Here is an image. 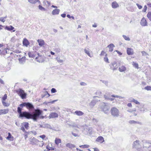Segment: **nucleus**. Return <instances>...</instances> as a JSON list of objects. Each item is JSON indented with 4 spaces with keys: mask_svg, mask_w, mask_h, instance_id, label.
Wrapping results in <instances>:
<instances>
[{
    "mask_svg": "<svg viewBox=\"0 0 151 151\" xmlns=\"http://www.w3.org/2000/svg\"><path fill=\"white\" fill-rule=\"evenodd\" d=\"M72 135L75 137H78V134H77L74 133H73V132H72Z\"/></svg>",
    "mask_w": 151,
    "mask_h": 151,
    "instance_id": "774afa93",
    "label": "nucleus"
},
{
    "mask_svg": "<svg viewBox=\"0 0 151 151\" xmlns=\"http://www.w3.org/2000/svg\"><path fill=\"white\" fill-rule=\"evenodd\" d=\"M60 11V10L58 9H54L52 12V14L53 15L58 14Z\"/></svg>",
    "mask_w": 151,
    "mask_h": 151,
    "instance_id": "aec40b11",
    "label": "nucleus"
},
{
    "mask_svg": "<svg viewBox=\"0 0 151 151\" xmlns=\"http://www.w3.org/2000/svg\"><path fill=\"white\" fill-rule=\"evenodd\" d=\"M41 55V57L39 58V60H37V61L39 63H42L44 61V59L42 58V55Z\"/></svg>",
    "mask_w": 151,
    "mask_h": 151,
    "instance_id": "c9c22d12",
    "label": "nucleus"
},
{
    "mask_svg": "<svg viewBox=\"0 0 151 151\" xmlns=\"http://www.w3.org/2000/svg\"><path fill=\"white\" fill-rule=\"evenodd\" d=\"M110 111L111 115L114 117H118L119 116V111L116 108H112Z\"/></svg>",
    "mask_w": 151,
    "mask_h": 151,
    "instance_id": "7ed1b4c3",
    "label": "nucleus"
},
{
    "mask_svg": "<svg viewBox=\"0 0 151 151\" xmlns=\"http://www.w3.org/2000/svg\"><path fill=\"white\" fill-rule=\"evenodd\" d=\"M58 117V114L57 113L55 112H51L50 114L49 117L50 118H55Z\"/></svg>",
    "mask_w": 151,
    "mask_h": 151,
    "instance_id": "9b49d317",
    "label": "nucleus"
},
{
    "mask_svg": "<svg viewBox=\"0 0 151 151\" xmlns=\"http://www.w3.org/2000/svg\"><path fill=\"white\" fill-rule=\"evenodd\" d=\"M56 59L58 62L60 63H63V60H61L60 59V58L57 57Z\"/></svg>",
    "mask_w": 151,
    "mask_h": 151,
    "instance_id": "f704fd0d",
    "label": "nucleus"
},
{
    "mask_svg": "<svg viewBox=\"0 0 151 151\" xmlns=\"http://www.w3.org/2000/svg\"><path fill=\"white\" fill-rule=\"evenodd\" d=\"M44 125V128H48L50 129H52V127L51 125L49 124H43Z\"/></svg>",
    "mask_w": 151,
    "mask_h": 151,
    "instance_id": "bb28decb",
    "label": "nucleus"
},
{
    "mask_svg": "<svg viewBox=\"0 0 151 151\" xmlns=\"http://www.w3.org/2000/svg\"><path fill=\"white\" fill-rule=\"evenodd\" d=\"M137 122L134 120H130L129 121V123L130 124H134L137 123Z\"/></svg>",
    "mask_w": 151,
    "mask_h": 151,
    "instance_id": "603ef678",
    "label": "nucleus"
},
{
    "mask_svg": "<svg viewBox=\"0 0 151 151\" xmlns=\"http://www.w3.org/2000/svg\"><path fill=\"white\" fill-rule=\"evenodd\" d=\"M123 37L124 38V39L126 40L127 41H130V39L127 36L125 35H123Z\"/></svg>",
    "mask_w": 151,
    "mask_h": 151,
    "instance_id": "4c0bfd02",
    "label": "nucleus"
},
{
    "mask_svg": "<svg viewBox=\"0 0 151 151\" xmlns=\"http://www.w3.org/2000/svg\"><path fill=\"white\" fill-rule=\"evenodd\" d=\"M92 117V120L91 121L93 122V123L94 124H96L98 122V120L96 119H95L93 117Z\"/></svg>",
    "mask_w": 151,
    "mask_h": 151,
    "instance_id": "7c9ffc66",
    "label": "nucleus"
},
{
    "mask_svg": "<svg viewBox=\"0 0 151 151\" xmlns=\"http://www.w3.org/2000/svg\"><path fill=\"white\" fill-rule=\"evenodd\" d=\"M99 108L102 111L106 114H108L110 109L109 104L104 102L101 103Z\"/></svg>",
    "mask_w": 151,
    "mask_h": 151,
    "instance_id": "f03ea898",
    "label": "nucleus"
},
{
    "mask_svg": "<svg viewBox=\"0 0 151 151\" xmlns=\"http://www.w3.org/2000/svg\"><path fill=\"white\" fill-rule=\"evenodd\" d=\"M22 108L18 106L17 111L19 114L20 117H25L27 119H32L34 121H37V120L42 114V111L40 109L36 110L33 113H30L24 111L22 112Z\"/></svg>",
    "mask_w": 151,
    "mask_h": 151,
    "instance_id": "f257e3e1",
    "label": "nucleus"
},
{
    "mask_svg": "<svg viewBox=\"0 0 151 151\" xmlns=\"http://www.w3.org/2000/svg\"><path fill=\"white\" fill-rule=\"evenodd\" d=\"M66 146L67 147H69L70 149L75 147V145L70 143H68L66 145Z\"/></svg>",
    "mask_w": 151,
    "mask_h": 151,
    "instance_id": "a878e982",
    "label": "nucleus"
},
{
    "mask_svg": "<svg viewBox=\"0 0 151 151\" xmlns=\"http://www.w3.org/2000/svg\"><path fill=\"white\" fill-rule=\"evenodd\" d=\"M0 21L4 22H5V19H4V18L3 17H0Z\"/></svg>",
    "mask_w": 151,
    "mask_h": 151,
    "instance_id": "864d4df0",
    "label": "nucleus"
},
{
    "mask_svg": "<svg viewBox=\"0 0 151 151\" xmlns=\"http://www.w3.org/2000/svg\"><path fill=\"white\" fill-rule=\"evenodd\" d=\"M80 85L81 86H85L87 84L86 83L83 82H81L80 83Z\"/></svg>",
    "mask_w": 151,
    "mask_h": 151,
    "instance_id": "e2e57ef3",
    "label": "nucleus"
},
{
    "mask_svg": "<svg viewBox=\"0 0 151 151\" xmlns=\"http://www.w3.org/2000/svg\"><path fill=\"white\" fill-rule=\"evenodd\" d=\"M28 1L32 4H34L37 2H40L39 0H28Z\"/></svg>",
    "mask_w": 151,
    "mask_h": 151,
    "instance_id": "c85d7f7f",
    "label": "nucleus"
},
{
    "mask_svg": "<svg viewBox=\"0 0 151 151\" xmlns=\"http://www.w3.org/2000/svg\"><path fill=\"white\" fill-rule=\"evenodd\" d=\"M110 67L111 69L114 70H116L118 68V66L117 65L116 63L115 62H114L113 63H111Z\"/></svg>",
    "mask_w": 151,
    "mask_h": 151,
    "instance_id": "9d476101",
    "label": "nucleus"
},
{
    "mask_svg": "<svg viewBox=\"0 0 151 151\" xmlns=\"http://www.w3.org/2000/svg\"><path fill=\"white\" fill-rule=\"evenodd\" d=\"M5 29L8 30L10 31L14 29V27L12 26L11 25L9 26H6Z\"/></svg>",
    "mask_w": 151,
    "mask_h": 151,
    "instance_id": "b1692460",
    "label": "nucleus"
},
{
    "mask_svg": "<svg viewBox=\"0 0 151 151\" xmlns=\"http://www.w3.org/2000/svg\"><path fill=\"white\" fill-rule=\"evenodd\" d=\"M112 7L114 9H116L119 7V5L116 1H114L112 3Z\"/></svg>",
    "mask_w": 151,
    "mask_h": 151,
    "instance_id": "f3484780",
    "label": "nucleus"
},
{
    "mask_svg": "<svg viewBox=\"0 0 151 151\" xmlns=\"http://www.w3.org/2000/svg\"><path fill=\"white\" fill-rule=\"evenodd\" d=\"M129 101L134 102V99L132 98H131L129 99Z\"/></svg>",
    "mask_w": 151,
    "mask_h": 151,
    "instance_id": "69168bd1",
    "label": "nucleus"
},
{
    "mask_svg": "<svg viewBox=\"0 0 151 151\" xmlns=\"http://www.w3.org/2000/svg\"><path fill=\"white\" fill-rule=\"evenodd\" d=\"M2 103L3 104V105L4 106H8V105H7V104L4 101H2Z\"/></svg>",
    "mask_w": 151,
    "mask_h": 151,
    "instance_id": "5fc2aeb1",
    "label": "nucleus"
},
{
    "mask_svg": "<svg viewBox=\"0 0 151 151\" xmlns=\"http://www.w3.org/2000/svg\"><path fill=\"white\" fill-rule=\"evenodd\" d=\"M101 92L100 91H97L95 93V94L96 95L99 96H101Z\"/></svg>",
    "mask_w": 151,
    "mask_h": 151,
    "instance_id": "37998d69",
    "label": "nucleus"
},
{
    "mask_svg": "<svg viewBox=\"0 0 151 151\" xmlns=\"http://www.w3.org/2000/svg\"><path fill=\"white\" fill-rule=\"evenodd\" d=\"M127 51V54L129 55H132L133 54V50L130 48H128Z\"/></svg>",
    "mask_w": 151,
    "mask_h": 151,
    "instance_id": "6ab92c4d",
    "label": "nucleus"
},
{
    "mask_svg": "<svg viewBox=\"0 0 151 151\" xmlns=\"http://www.w3.org/2000/svg\"><path fill=\"white\" fill-rule=\"evenodd\" d=\"M37 42L39 43V45L40 46H42L45 44V42L44 41L41 39L38 40H37Z\"/></svg>",
    "mask_w": 151,
    "mask_h": 151,
    "instance_id": "4be33fe9",
    "label": "nucleus"
},
{
    "mask_svg": "<svg viewBox=\"0 0 151 151\" xmlns=\"http://www.w3.org/2000/svg\"><path fill=\"white\" fill-rule=\"evenodd\" d=\"M134 103H135V104H140V103L138 102V101H137V100H134Z\"/></svg>",
    "mask_w": 151,
    "mask_h": 151,
    "instance_id": "680f3d73",
    "label": "nucleus"
},
{
    "mask_svg": "<svg viewBox=\"0 0 151 151\" xmlns=\"http://www.w3.org/2000/svg\"><path fill=\"white\" fill-rule=\"evenodd\" d=\"M102 82L105 84V85H106V86L108 85V81H102Z\"/></svg>",
    "mask_w": 151,
    "mask_h": 151,
    "instance_id": "bf43d9fd",
    "label": "nucleus"
},
{
    "mask_svg": "<svg viewBox=\"0 0 151 151\" xmlns=\"http://www.w3.org/2000/svg\"><path fill=\"white\" fill-rule=\"evenodd\" d=\"M139 141L137 140L134 142L133 146L136 148L137 150L139 149L140 147V146L139 143Z\"/></svg>",
    "mask_w": 151,
    "mask_h": 151,
    "instance_id": "0eeeda50",
    "label": "nucleus"
},
{
    "mask_svg": "<svg viewBox=\"0 0 151 151\" xmlns=\"http://www.w3.org/2000/svg\"><path fill=\"white\" fill-rule=\"evenodd\" d=\"M8 112L7 109H0V115L7 114Z\"/></svg>",
    "mask_w": 151,
    "mask_h": 151,
    "instance_id": "2eb2a0df",
    "label": "nucleus"
},
{
    "mask_svg": "<svg viewBox=\"0 0 151 151\" xmlns=\"http://www.w3.org/2000/svg\"><path fill=\"white\" fill-rule=\"evenodd\" d=\"M28 55L30 58H33L35 57L33 52H29L28 53Z\"/></svg>",
    "mask_w": 151,
    "mask_h": 151,
    "instance_id": "c756f323",
    "label": "nucleus"
},
{
    "mask_svg": "<svg viewBox=\"0 0 151 151\" xmlns=\"http://www.w3.org/2000/svg\"><path fill=\"white\" fill-rule=\"evenodd\" d=\"M104 60L106 63H109L108 58L107 57V54H106L105 57L104 58Z\"/></svg>",
    "mask_w": 151,
    "mask_h": 151,
    "instance_id": "e433bc0d",
    "label": "nucleus"
},
{
    "mask_svg": "<svg viewBox=\"0 0 151 151\" xmlns=\"http://www.w3.org/2000/svg\"><path fill=\"white\" fill-rule=\"evenodd\" d=\"M89 146L88 145H82L79 146L80 147H82L83 148L88 147Z\"/></svg>",
    "mask_w": 151,
    "mask_h": 151,
    "instance_id": "58836bf2",
    "label": "nucleus"
},
{
    "mask_svg": "<svg viewBox=\"0 0 151 151\" xmlns=\"http://www.w3.org/2000/svg\"><path fill=\"white\" fill-rule=\"evenodd\" d=\"M14 52L15 53H19L21 52L18 50H15L14 51Z\"/></svg>",
    "mask_w": 151,
    "mask_h": 151,
    "instance_id": "4d7b16f0",
    "label": "nucleus"
},
{
    "mask_svg": "<svg viewBox=\"0 0 151 151\" xmlns=\"http://www.w3.org/2000/svg\"><path fill=\"white\" fill-rule=\"evenodd\" d=\"M57 91L56 89L54 88H52L51 89V92L52 93H54L56 92Z\"/></svg>",
    "mask_w": 151,
    "mask_h": 151,
    "instance_id": "de8ad7c7",
    "label": "nucleus"
},
{
    "mask_svg": "<svg viewBox=\"0 0 151 151\" xmlns=\"http://www.w3.org/2000/svg\"><path fill=\"white\" fill-rule=\"evenodd\" d=\"M84 51L86 53L88 56L90 57H91L90 55V54L89 51L87 50L86 49H85Z\"/></svg>",
    "mask_w": 151,
    "mask_h": 151,
    "instance_id": "ea45409f",
    "label": "nucleus"
},
{
    "mask_svg": "<svg viewBox=\"0 0 151 151\" xmlns=\"http://www.w3.org/2000/svg\"><path fill=\"white\" fill-rule=\"evenodd\" d=\"M16 92L19 95L22 99H25L26 98L27 94L21 88L16 90Z\"/></svg>",
    "mask_w": 151,
    "mask_h": 151,
    "instance_id": "20e7f679",
    "label": "nucleus"
},
{
    "mask_svg": "<svg viewBox=\"0 0 151 151\" xmlns=\"http://www.w3.org/2000/svg\"><path fill=\"white\" fill-rule=\"evenodd\" d=\"M111 96L113 97H115V98H116V97L117 98H123L121 96H117V95L115 96L114 95H112Z\"/></svg>",
    "mask_w": 151,
    "mask_h": 151,
    "instance_id": "3c124183",
    "label": "nucleus"
},
{
    "mask_svg": "<svg viewBox=\"0 0 151 151\" xmlns=\"http://www.w3.org/2000/svg\"><path fill=\"white\" fill-rule=\"evenodd\" d=\"M61 139H57L56 138L55 140V144H58L59 143H61Z\"/></svg>",
    "mask_w": 151,
    "mask_h": 151,
    "instance_id": "2f4dec72",
    "label": "nucleus"
},
{
    "mask_svg": "<svg viewBox=\"0 0 151 151\" xmlns=\"http://www.w3.org/2000/svg\"><path fill=\"white\" fill-rule=\"evenodd\" d=\"M96 141L101 143L103 142L104 140L103 137L101 136L98 137L96 139Z\"/></svg>",
    "mask_w": 151,
    "mask_h": 151,
    "instance_id": "4468645a",
    "label": "nucleus"
},
{
    "mask_svg": "<svg viewBox=\"0 0 151 151\" xmlns=\"http://www.w3.org/2000/svg\"><path fill=\"white\" fill-rule=\"evenodd\" d=\"M145 89L147 91H151V86H147L145 87Z\"/></svg>",
    "mask_w": 151,
    "mask_h": 151,
    "instance_id": "a19ab883",
    "label": "nucleus"
},
{
    "mask_svg": "<svg viewBox=\"0 0 151 151\" xmlns=\"http://www.w3.org/2000/svg\"><path fill=\"white\" fill-rule=\"evenodd\" d=\"M92 132V128L87 126H85L84 127L83 133L86 134H91Z\"/></svg>",
    "mask_w": 151,
    "mask_h": 151,
    "instance_id": "39448f33",
    "label": "nucleus"
},
{
    "mask_svg": "<svg viewBox=\"0 0 151 151\" xmlns=\"http://www.w3.org/2000/svg\"><path fill=\"white\" fill-rule=\"evenodd\" d=\"M133 65L134 67L137 68H138V65L137 63L133 62Z\"/></svg>",
    "mask_w": 151,
    "mask_h": 151,
    "instance_id": "c03bdc74",
    "label": "nucleus"
},
{
    "mask_svg": "<svg viewBox=\"0 0 151 151\" xmlns=\"http://www.w3.org/2000/svg\"><path fill=\"white\" fill-rule=\"evenodd\" d=\"M144 147L148 148L151 146V143H149L148 141L144 140L142 141Z\"/></svg>",
    "mask_w": 151,
    "mask_h": 151,
    "instance_id": "6e6552de",
    "label": "nucleus"
},
{
    "mask_svg": "<svg viewBox=\"0 0 151 151\" xmlns=\"http://www.w3.org/2000/svg\"><path fill=\"white\" fill-rule=\"evenodd\" d=\"M39 8L41 10H45V8L41 5L39 6Z\"/></svg>",
    "mask_w": 151,
    "mask_h": 151,
    "instance_id": "8fccbe9b",
    "label": "nucleus"
},
{
    "mask_svg": "<svg viewBox=\"0 0 151 151\" xmlns=\"http://www.w3.org/2000/svg\"><path fill=\"white\" fill-rule=\"evenodd\" d=\"M25 106L29 109H32L34 108L33 105L29 103H26Z\"/></svg>",
    "mask_w": 151,
    "mask_h": 151,
    "instance_id": "ddd939ff",
    "label": "nucleus"
},
{
    "mask_svg": "<svg viewBox=\"0 0 151 151\" xmlns=\"http://www.w3.org/2000/svg\"><path fill=\"white\" fill-rule=\"evenodd\" d=\"M141 53L142 54V56H146L147 55H148V53L144 51H142Z\"/></svg>",
    "mask_w": 151,
    "mask_h": 151,
    "instance_id": "a18cd8bd",
    "label": "nucleus"
},
{
    "mask_svg": "<svg viewBox=\"0 0 151 151\" xmlns=\"http://www.w3.org/2000/svg\"><path fill=\"white\" fill-rule=\"evenodd\" d=\"M139 110H140V111H142V112H144L145 111V109L143 108H139Z\"/></svg>",
    "mask_w": 151,
    "mask_h": 151,
    "instance_id": "13d9d810",
    "label": "nucleus"
},
{
    "mask_svg": "<svg viewBox=\"0 0 151 151\" xmlns=\"http://www.w3.org/2000/svg\"><path fill=\"white\" fill-rule=\"evenodd\" d=\"M7 96L6 94H5L4 95V96L2 97V101H4L6 100V99H7Z\"/></svg>",
    "mask_w": 151,
    "mask_h": 151,
    "instance_id": "49530a36",
    "label": "nucleus"
},
{
    "mask_svg": "<svg viewBox=\"0 0 151 151\" xmlns=\"http://www.w3.org/2000/svg\"><path fill=\"white\" fill-rule=\"evenodd\" d=\"M111 96L109 94H106L104 95V97L106 100H109V98Z\"/></svg>",
    "mask_w": 151,
    "mask_h": 151,
    "instance_id": "cd10ccee",
    "label": "nucleus"
},
{
    "mask_svg": "<svg viewBox=\"0 0 151 151\" xmlns=\"http://www.w3.org/2000/svg\"><path fill=\"white\" fill-rule=\"evenodd\" d=\"M127 111L129 112H132L133 111H136V110L134 109V110H132L131 109H129L127 110Z\"/></svg>",
    "mask_w": 151,
    "mask_h": 151,
    "instance_id": "338daca9",
    "label": "nucleus"
},
{
    "mask_svg": "<svg viewBox=\"0 0 151 151\" xmlns=\"http://www.w3.org/2000/svg\"><path fill=\"white\" fill-rule=\"evenodd\" d=\"M147 9V6L146 5H145L144 7V9L142 10L143 12H146Z\"/></svg>",
    "mask_w": 151,
    "mask_h": 151,
    "instance_id": "6e6d98bb",
    "label": "nucleus"
},
{
    "mask_svg": "<svg viewBox=\"0 0 151 151\" xmlns=\"http://www.w3.org/2000/svg\"><path fill=\"white\" fill-rule=\"evenodd\" d=\"M75 114L78 116H81L83 115L84 113L80 111H76L74 112Z\"/></svg>",
    "mask_w": 151,
    "mask_h": 151,
    "instance_id": "393cba45",
    "label": "nucleus"
},
{
    "mask_svg": "<svg viewBox=\"0 0 151 151\" xmlns=\"http://www.w3.org/2000/svg\"><path fill=\"white\" fill-rule=\"evenodd\" d=\"M96 102V100H93L89 103V106L91 108H92L95 105Z\"/></svg>",
    "mask_w": 151,
    "mask_h": 151,
    "instance_id": "f8f14e48",
    "label": "nucleus"
},
{
    "mask_svg": "<svg viewBox=\"0 0 151 151\" xmlns=\"http://www.w3.org/2000/svg\"><path fill=\"white\" fill-rule=\"evenodd\" d=\"M147 17L149 20L151 21V12H149L147 14Z\"/></svg>",
    "mask_w": 151,
    "mask_h": 151,
    "instance_id": "473e14b6",
    "label": "nucleus"
},
{
    "mask_svg": "<svg viewBox=\"0 0 151 151\" xmlns=\"http://www.w3.org/2000/svg\"><path fill=\"white\" fill-rule=\"evenodd\" d=\"M57 100H54L52 101H50V102H44V104H45L47 105L49 103L53 104L54 102L57 101Z\"/></svg>",
    "mask_w": 151,
    "mask_h": 151,
    "instance_id": "72a5a7b5",
    "label": "nucleus"
},
{
    "mask_svg": "<svg viewBox=\"0 0 151 151\" xmlns=\"http://www.w3.org/2000/svg\"><path fill=\"white\" fill-rule=\"evenodd\" d=\"M13 138L14 137L12 136V135L9 132L8 133V136L6 137V139L9 140L10 141H13Z\"/></svg>",
    "mask_w": 151,
    "mask_h": 151,
    "instance_id": "412c9836",
    "label": "nucleus"
},
{
    "mask_svg": "<svg viewBox=\"0 0 151 151\" xmlns=\"http://www.w3.org/2000/svg\"><path fill=\"white\" fill-rule=\"evenodd\" d=\"M29 42L28 40L26 38L24 39L23 40V44L24 45L27 47L29 44Z\"/></svg>",
    "mask_w": 151,
    "mask_h": 151,
    "instance_id": "dca6fc26",
    "label": "nucleus"
},
{
    "mask_svg": "<svg viewBox=\"0 0 151 151\" xmlns=\"http://www.w3.org/2000/svg\"><path fill=\"white\" fill-rule=\"evenodd\" d=\"M26 106V102L25 103H23L22 104H20L19 105V106L20 107H22V108L24 106Z\"/></svg>",
    "mask_w": 151,
    "mask_h": 151,
    "instance_id": "09e8293b",
    "label": "nucleus"
},
{
    "mask_svg": "<svg viewBox=\"0 0 151 151\" xmlns=\"http://www.w3.org/2000/svg\"><path fill=\"white\" fill-rule=\"evenodd\" d=\"M30 144L32 145H35L37 144L39 141V140L35 137L30 138L29 140Z\"/></svg>",
    "mask_w": 151,
    "mask_h": 151,
    "instance_id": "423d86ee",
    "label": "nucleus"
},
{
    "mask_svg": "<svg viewBox=\"0 0 151 151\" xmlns=\"http://www.w3.org/2000/svg\"><path fill=\"white\" fill-rule=\"evenodd\" d=\"M119 69L120 72H123L126 70V68L124 66L122 65L119 67Z\"/></svg>",
    "mask_w": 151,
    "mask_h": 151,
    "instance_id": "5701e85b",
    "label": "nucleus"
},
{
    "mask_svg": "<svg viewBox=\"0 0 151 151\" xmlns=\"http://www.w3.org/2000/svg\"><path fill=\"white\" fill-rule=\"evenodd\" d=\"M140 24L142 26H147V22L145 19L144 17L142 18L140 21Z\"/></svg>",
    "mask_w": 151,
    "mask_h": 151,
    "instance_id": "1a4fd4ad",
    "label": "nucleus"
},
{
    "mask_svg": "<svg viewBox=\"0 0 151 151\" xmlns=\"http://www.w3.org/2000/svg\"><path fill=\"white\" fill-rule=\"evenodd\" d=\"M24 126L26 129H28L29 127V123L28 122H25Z\"/></svg>",
    "mask_w": 151,
    "mask_h": 151,
    "instance_id": "79ce46f5",
    "label": "nucleus"
},
{
    "mask_svg": "<svg viewBox=\"0 0 151 151\" xmlns=\"http://www.w3.org/2000/svg\"><path fill=\"white\" fill-rule=\"evenodd\" d=\"M39 137L40 138H41L42 139H43L45 137V135L43 134L42 135H40V136Z\"/></svg>",
    "mask_w": 151,
    "mask_h": 151,
    "instance_id": "0e129e2a",
    "label": "nucleus"
},
{
    "mask_svg": "<svg viewBox=\"0 0 151 151\" xmlns=\"http://www.w3.org/2000/svg\"><path fill=\"white\" fill-rule=\"evenodd\" d=\"M136 5L137 6V7H138V8L139 9H141L142 8V6L141 5H139V4H138L137 3L136 4Z\"/></svg>",
    "mask_w": 151,
    "mask_h": 151,
    "instance_id": "052dcab7",
    "label": "nucleus"
},
{
    "mask_svg": "<svg viewBox=\"0 0 151 151\" xmlns=\"http://www.w3.org/2000/svg\"><path fill=\"white\" fill-rule=\"evenodd\" d=\"M114 47V45L112 43L110 44L107 46V47L109 48L110 52H112L113 50V48Z\"/></svg>",
    "mask_w": 151,
    "mask_h": 151,
    "instance_id": "a211bd4d",
    "label": "nucleus"
}]
</instances>
